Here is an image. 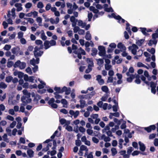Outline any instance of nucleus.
Masks as SVG:
<instances>
[{"instance_id": "a211bd4d", "label": "nucleus", "mask_w": 158, "mask_h": 158, "mask_svg": "<svg viewBox=\"0 0 158 158\" xmlns=\"http://www.w3.org/2000/svg\"><path fill=\"white\" fill-rule=\"evenodd\" d=\"M39 62V58H36V60L33 58L30 61V64L33 65H35L36 64H38Z\"/></svg>"}, {"instance_id": "9b49d317", "label": "nucleus", "mask_w": 158, "mask_h": 158, "mask_svg": "<svg viewBox=\"0 0 158 158\" xmlns=\"http://www.w3.org/2000/svg\"><path fill=\"white\" fill-rule=\"evenodd\" d=\"M129 48L131 50L132 53L135 55L136 54L137 50L138 49V48L136 44H133L131 46L129 47Z\"/></svg>"}, {"instance_id": "680f3d73", "label": "nucleus", "mask_w": 158, "mask_h": 158, "mask_svg": "<svg viewBox=\"0 0 158 158\" xmlns=\"http://www.w3.org/2000/svg\"><path fill=\"white\" fill-rule=\"evenodd\" d=\"M11 46L10 45L6 44L3 48V49L6 50L8 51L11 48Z\"/></svg>"}, {"instance_id": "473e14b6", "label": "nucleus", "mask_w": 158, "mask_h": 158, "mask_svg": "<svg viewBox=\"0 0 158 158\" xmlns=\"http://www.w3.org/2000/svg\"><path fill=\"white\" fill-rule=\"evenodd\" d=\"M41 38L43 40H46L47 39V37L45 35L44 31L42 30L41 31Z\"/></svg>"}, {"instance_id": "e2e57ef3", "label": "nucleus", "mask_w": 158, "mask_h": 158, "mask_svg": "<svg viewBox=\"0 0 158 158\" xmlns=\"http://www.w3.org/2000/svg\"><path fill=\"white\" fill-rule=\"evenodd\" d=\"M14 63L11 61H9L7 64V66L8 68H10L14 65Z\"/></svg>"}, {"instance_id": "9d476101", "label": "nucleus", "mask_w": 158, "mask_h": 158, "mask_svg": "<svg viewBox=\"0 0 158 158\" xmlns=\"http://www.w3.org/2000/svg\"><path fill=\"white\" fill-rule=\"evenodd\" d=\"M55 100L54 98H52L48 102V104L51 106L52 108H56L57 107V105L54 103Z\"/></svg>"}, {"instance_id": "1a4fd4ad", "label": "nucleus", "mask_w": 158, "mask_h": 158, "mask_svg": "<svg viewBox=\"0 0 158 158\" xmlns=\"http://www.w3.org/2000/svg\"><path fill=\"white\" fill-rule=\"evenodd\" d=\"M35 77L33 76L29 77L27 74H25L24 76V79L26 81H28L29 82L33 83L35 80Z\"/></svg>"}, {"instance_id": "5fc2aeb1", "label": "nucleus", "mask_w": 158, "mask_h": 158, "mask_svg": "<svg viewBox=\"0 0 158 158\" xmlns=\"http://www.w3.org/2000/svg\"><path fill=\"white\" fill-rule=\"evenodd\" d=\"M23 33L22 31H19L18 33V38L20 39L23 38Z\"/></svg>"}, {"instance_id": "e433bc0d", "label": "nucleus", "mask_w": 158, "mask_h": 158, "mask_svg": "<svg viewBox=\"0 0 158 158\" xmlns=\"http://www.w3.org/2000/svg\"><path fill=\"white\" fill-rule=\"evenodd\" d=\"M157 43V41L156 40H150L148 43V44L149 46H151L153 44H156Z\"/></svg>"}, {"instance_id": "c756f323", "label": "nucleus", "mask_w": 158, "mask_h": 158, "mask_svg": "<svg viewBox=\"0 0 158 158\" xmlns=\"http://www.w3.org/2000/svg\"><path fill=\"white\" fill-rule=\"evenodd\" d=\"M27 153L29 157L32 158L34 156V152L31 149H28L27 151Z\"/></svg>"}, {"instance_id": "6e6552de", "label": "nucleus", "mask_w": 158, "mask_h": 158, "mask_svg": "<svg viewBox=\"0 0 158 158\" xmlns=\"http://www.w3.org/2000/svg\"><path fill=\"white\" fill-rule=\"evenodd\" d=\"M140 78L143 81H144L145 84L148 85H149L150 84V87H151V88H155L156 87V85L154 82H151L150 83H149L148 81H146L145 80V77L143 76H141Z\"/></svg>"}, {"instance_id": "412c9836", "label": "nucleus", "mask_w": 158, "mask_h": 158, "mask_svg": "<svg viewBox=\"0 0 158 158\" xmlns=\"http://www.w3.org/2000/svg\"><path fill=\"white\" fill-rule=\"evenodd\" d=\"M79 102L81 105V108L83 109L84 107L87 106L86 102L84 100H79Z\"/></svg>"}, {"instance_id": "c03bdc74", "label": "nucleus", "mask_w": 158, "mask_h": 158, "mask_svg": "<svg viewBox=\"0 0 158 158\" xmlns=\"http://www.w3.org/2000/svg\"><path fill=\"white\" fill-rule=\"evenodd\" d=\"M137 66L138 67H143L146 68V69H148L149 68L147 66H146L144 65L141 62H138L137 64Z\"/></svg>"}, {"instance_id": "f257e3e1", "label": "nucleus", "mask_w": 158, "mask_h": 158, "mask_svg": "<svg viewBox=\"0 0 158 158\" xmlns=\"http://www.w3.org/2000/svg\"><path fill=\"white\" fill-rule=\"evenodd\" d=\"M56 44V41L53 40H51L50 41L45 40L44 43V48L47 49L51 46H54Z\"/></svg>"}, {"instance_id": "8fccbe9b", "label": "nucleus", "mask_w": 158, "mask_h": 158, "mask_svg": "<svg viewBox=\"0 0 158 158\" xmlns=\"http://www.w3.org/2000/svg\"><path fill=\"white\" fill-rule=\"evenodd\" d=\"M41 99V97L38 94H36L35 96L34 101L37 102L38 100Z\"/></svg>"}, {"instance_id": "de8ad7c7", "label": "nucleus", "mask_w": 158, "mask_h": 158, "mask_svg": "<svg viewBox=\"0 0 158 158\" xmlns=\"http://www.w3.org/2000/svg\"><path fill=\"white\" fill-rule=\"evenodd\" d=\"M13 77L11 76H8L6 78L5 81L6 82L9 83L12 80Z\"/></svg>"}, {"instance_id": "a18cd8bd", "label": "nucleus", "mask_w": 158, "mask_h": 158, "mask_svg": "<svg viewBox=\"0 0 158 158\" xmlns=\"http://www.w3.org/2000/svg\"><path fill=\"white\" fill-rule=\"evenodd\" d=\"M144 40L142 39L139 40H138L136 41V44L138 46H141L142 44L144 42Z\"/></svg>"}, {"instance_id": "5701e85b", "label": "nucleus", "mask_w": 158, "mask_h": 158, "mask_svg": "<svg viewBox=\"0 0 158 158\" xmlns=\"http://www.w3.org/2000/svg\"><path fill=\"white\" fill-rule=\"evenodd\" d=\"M22 6V5L20 3H17L15 4V6L17 8L16 10L17 11H19L22 10L23 8Z\"/></svg>"}, {"instance_id": "c85d7f7f", "label": "nucleus", "mask_w": 158, "mask_h": 158, "mask_svg": "<svg viewBox=\"0 0 158 158\" xmlns=\"http://www.w3.org/2000/svg\"><path fill=\"white\" fill-rule=\"evenodd\" d=\"M19 48L18 47L13 48L11 50V52L14 54H17L18 53Z\"/></svg>"}, {"instance_id": "864d4df0", "label": "nucleus", "mask_w": 158, "mask_h": 158, "mask_svg": "<svg viewBox=\"0 0 158 158\" xmlns=\"http://www.w3.org/2000/svg\"><path fill=\"white\" fill-rule=\"evenodd\" d=\"M32 6L31 3L30 2L27 3L25 5V7L27 9L30 8Z\"/></svg>"}, {"instance_id": "7c9ffc66", "label": "nucleus", "mask_w": 158, "mask_h": 158, "mask_svg": "<svg viewBox=\"0 0 158 158\" xmlns=\"http://www.w3.org/2000/svg\"><path fill=\"white\" fill-rule=\"evenodd\" d=\"M140 150L142 151H144L145 149V147L144 144L141 142H139Z\"/></svg>"}, {"instance_id": "79ce46f5", "label": "nucleus", "mask_w": 158, "mask_h": 158, "mask_svg": "<svg viewBox=\"0 0 158 158\" xmlns=\"http://www.w3.org/2000/svg\"><path fill=\"white\" fill-rule=\"evenodd\" d=\"M92 53H91V55L92 56H95L97 53V50L94 48H93L91 50Z\"/></svg>"}, {"instance_id": "338daca9", "label": "nucleus", "mask_w": 158, "mask_h": 158, "mask_svg": "<svg viewBox=\"0 0 158 158\" xmlns=\"http://www.w3.org/2000/svg\"><path fill=\"white\" fill-rule=\"evenodd\" d=\"M108 98V96L106 94H105L101 98V99L102 101H105Z\"/></svg>"}, {"instance_id": "f3484780", "label": "nucleus", "mask_w": 158, "mask_h": 158, "mask_svg": "<svg viewBox=\"0 0 158 158\" xmlns=\"http://www.w3.org/2000/svg\"><path fill=\"white\" fill-rule=\"evenodd\" d=\"M10 15L11 14L10 11H8V14L7 15V16L8 18H9L8 19H7V21L8 24L12 25L13 24V21L11 18L13 19H14L13 18H12V17L10 16Z\"/></svg>"}, {"instance_id": "09e8293b", "label": "nucleus", "mask_w": 158, "mask_h": 158, "mask_svg": "<svg viewBox=\"0 0 158 158\" xmlns=\"http://www.w3.org/2000/svg\"><path fill=\"white\" fill-rule=\"evenodd\" d=\"M59 93H57V92H54V93L55 95V97L57 99H60L62 98L61 95L58 94Z\"/></svg>"}, {"instance_id": "37998d69", "label": "nucleus", "mask_w": 158, "mask_h": 158, "mask_svg": "<svg viewBox=\"0 0 158 158\" xmlns=\"http://www.w3.org/2000/svg\"><path fill=\"white\" fill-rule=\"evenodd\" d=\"M101 89L103 92L106 93H107L109 90L108 87L106 85L102 86L101 88Z\"/></svg>"}, {"instance_id": "b1692460", "label": "nucleus", "mask_w": 158, "mask_h": 158, "mask_svg": "<svg viewBox=\"0 0 158 158\" xmlns=\"http://www.w3.org/2000/svg\"><path fill=\"white\" fill-rule=\"evenodd\" d=\"M38 80L41 83V84H39L38 85V88L40 89L44 88V86L46 85L44 81L41 80L39 78L38 79Z\"/></svg>"}, {"instance_id": "f8f14e48", "label": "nucleus", "mask_w": 158, "mask_h": 158, "mask_svg": "<svg viewBox=\"0 0 158 158\" xmlns=\"http://www.w3.org/2000/svg\"><path fill=\"white\" fill-rule=\"evenodd\" d=\"M96 80L100 85H102L104 83V81L102 78V76L100 75H98L96 76Z\"/></svg>"}, {"instance_id": "7ed1b4c3", "label": "nucleus", "mask_w": 158, "mask_h": 158, "mask_svg": "<svg viewBox=\"0 0 158 158\" xmlns=\"http://www.w3.org/2000/svg\"><path fill=\"white\" fill-rule=\"evenodd\" d=\"M26 66V64L24 62H21L20 60H18L16 61L13 65L15 68L19 67L21 69H24Z\"/></svg>"}, {"instance_id": "3c124183", "label": "nucleus", "mask_w": 158, "mask_h": 158, "mask_svg": "<svg viewBox=\"0 0 158 158\" xmlns=\"http://www.w3.org/2000/svg\"><path fill=\"white\" fill-rule=\"evenodd\" d=\"M6 131L9 136H11V130L10 129L9 127H7L6 128Z\"/></svg>"}, {"instance_id": "aec40b11", "label": "nucleus", "mask_w": 158, "mask_h": 158, "mask_svg": "<svg viewBox=\"0 0 158 158\" xmlns=\"http://www.w3.org/2000/svg\"><path fill=\"white\" fill-rule=\"evenodd\" d=\"M116 76L118 79V80L117 81V83L118 84H120L122 83V75L121 74L117 73L116 74Z\"/></svg>"}, {"instance_id": "20e7f679", "label": "nucleus", "mask_w": 158, "mask_h": 158, "mask_svg": "<svg viewBox=\"0 0 158 158\" xmlns=\"http://www.w3.org/2000/svg\"><path fill=\"white\" fill-rule=\"evenodd\" d=\"M73 53L76 54H77L78 58L79 59H81L82 58L81 54L82 55H85V51L82 49L81 48H80L77 51H74Z\"/></svg>"}, {"instance_id": "58836bf2", "label": "nucleus", "mask_w": 158, "mask_h": 158, "mask_svg": "<svg viewBox=\"0 0 158 158\" xmlns=\"http://www.w3.org/2000/svg\"><path fill=\"white\" fill-rule=\"evenodd\" d=\"M80 100H84V99H87L86 95H80L78 96Z\"/></svg>"}, {"instance_id": "69168bd1", "label": "nucleus", "mask_w": 158, "mask_h": 158, "mask_svg": "<svg viewBox=\"0 0 158 158\" xmlns=\"http://www.w3.org/2000/svg\"><path fill=\"white\" fill-rule=\"evenodd\" d=\"M113 77L109 76L108 77L107 81V83H111L113 81Z\"/></svg>"}, {"instance_id": "49530a36", "label": "nucleus", "mask_w": 158, "mask_h": 158, "mask_svg": "<svg viewBox=\"0 0 158 158\" xmlns=\"http://www.w3.org/2000/svg\"><path fill=\"white\" fill-rule=\"evenodd\" d=\"M97 62V64L99 65H101L104 63V61L103 59H96Z\"/></svg>"}, {"instance_id": "cd10ccee", "label": "nucleus", "mask_w": 158, "mask_h": 158, "mask_svg": "<svg viewBox=\"0 0 158 158\" xmlns=\"http://www.w3.org/2000/svg\"><path fill=\"white\" fill-rule=\"evenodd\" d=\"M102 139H103L105 142H109L110 140V138L106 136L105 135H103L101 137Z\"/></svg>"}, {"instance_id": "4c0bfd02", "label": "nucleus", "mask_w": 158, "mask_h": 158, "mask_svg": "<svg viewBox=\"0 0 158 158\" xmlns=\"http://www.w3.org/2000/svg\"><path fill=\"white\" fill-rule=\"evenodd\" d=\"M111 151L112 156H114L117 153V151L116 148H113L111 149Z\"/></svg>"}, {"instance_id": "4d7b16f0", "label": "nucleus", "mask_w": 158, "mask_h": 158, "mask_svg": "<svg viewBox=\"0 0 158 158\" xmlns=\"http://www.w3.org/2000/svg\"><path fill=\"white\" fill-rule=\"evenodd\" d=\"M31 98H29L27 97L25 101V102H24L23 103V105H25L27 103L30 102H31Z\"/></svg>"}, {"instance_id": "13d9d810", "label": "nucleus", "mask_w": 158, "mask_h": 158, "mask_svg": "<svg viewBox=\"0 0 158 158\" xmlns=\"http://www.w3.org/2000/svg\"><path fill=\"white\" fill-rule=\"evenodd\" d=\"M2 138L4 141L7 142H9V140L7 138V134H4L2 136Z\"/></svg>"}, {"instance_id": "4468645a", "label": "nucleus", "mask_w": 158, "mask_h": 158, "mask_svg": "<svg viewBox=\"0 0 158 158\" xmlns=\"http://www.w3.org/2000/svg\"><path fill=\"white\" fill-rule=\"evenodd\" d=\"M66 87L64 86L62 89H61L60 87H55L54 88V89L57 92V93H62L64 92V90L66 89Z\"/></svg>"}, {"instance_id": "ddd939ff", "label": "nucleus", "mask_w": 158, "mask_h": 158, "mask_svg": "<svg viewBox=\"0 0 158 158\" xmlns=\"http://www.w3.org/2000/svg\"><path fill=\"white\" fill-rule=\"evenodd\" d=\"M69 113L73 116L74 118H76L79 115V111L78 110L74 111L73 110H70L69 111Z\"/></svg>"}, {"instance_id": "052dcab7", "label": "nucleus", "mask_w": 158, "mask_h": 158, "mask_svg": "<svg viewBox=\"0 0 158 158\" xmlns=\"http://www.w3.org/2000/svg\"><path fill=\"white\" fill-rule=\"evenodd\" d=\"M26 71L27 73L30 75H31L32 74L31 69L30 67H28L26 69Z\"/></svg>"}, {"instance_id": "4be33fe9", "label": "nucleus", "mask_w": 158, "mask_h": 158, "mask_svg": "<svg viewBox=\"0 0 158 158\" xmlns=\"http://www.w3.org/2000/svg\"><path fill=\"white\" fill-rule=\"evenodd\" d=\"M60 122L62 125L65 124L68 125L70 124V122L69 121H66L64 118H61L60 119Z\"/></svg>"}, {"instance_id": "2eb2a0df", "label": "nucleus", "mask_w": 158, "mask_h": 158, "mask_svg": "<svg viewBox=\"0 0 158 158\" xmlns=\"http://www.w3.org/2000/svg\"><path fill=\"white\" fill-rule=\"evenodd\" d=\"M126 74L127 76H129V77H128L127 79V81L129 82H131L133 78H134V76L132 74H130V73L127 72L126 73Z\"/></svg>"}, {"instance_id": "bb28decb", "label": "nucleus", "mask_w": 158, "mask_h": 158, "mask_svg": "<svg viewBox=\"0 0 158 158\" xmlns=\"http://www.w3.org/2000/svg\"><path fill=\"white\" fill-rule=\"evenodd\" d=\"M80 149L82 151H85L86 152L85 153V155H87L88 152V149L86 146L84 145H82L81 146Z\"/></svg>"}, {"instance_id": "f704fd0d", "label": "nucleus", "mask_w": 158, "mask_h": 158, "mask_svg": "<svg viewBox=\"0 0 158 158\" xmlns=\"http://www.w3.org/2000/svg\"><path fill=\"white\" fill-rule=\"evenodd\" d=\"M7 87V85L3 82H0V88L2 89H5Z\"/></svg>"}, {"instance_id": "dca6fc26", "label": "nucleus", "mask_w": 158, "mask_h": 158, "mask_svg": "<svg viewBox=\"0 0 158 158\" xmlns=\"http://www.w3.org/2000/svg\"><path fill=\"white\" fill-rule=\"evenodd\" d=\"M156 126L155 125H151L150 126L144 128V129L148 132H150L152 130H154L156 129Z\"/></svg>"}, {"instance_id": "6ab92c4d", "label": "nucleus", "mask_w": 158, "mask_h": 158, "mask_svg": "<svg viewBox=\"0 0 158 158\" xmlns=\"http://www.w3.org/2000/svg\"><path fill=\"white\" fill-rule=\"evenodd\" d=\"M117 47L120 49L121 51H125L126 49L125 47L121 43H119L118 44Z\"/></svg>"}, {"instance_id": "ea45409f", "label": "nucleus", "mask_w": 158, "mask_h": 158, "mask_svg": "<svg viewBox=\"0 0 158 158\" xmlns=\"http://www.w3.org/2000/svg\"><path fill=\"white\" fill-rule=\"evenodd\" d=\"M15 8H13L12 9L11 12H10V16L12 17V18L15 19Z\"/></svg>"}, {"instance_id": "f03ea898", "label": "nucleus", "mask_w": 158, "mask_h": 158, "mask_svg": "<svg viewBox=\"0 0 158 158\" xmlns=\"http://www.w3.org/2000/svg\"><path fill=\"white\" fill-rule=\"evenodd\" d=\"M86 61L88 65V68L85 70V72L86 73H88L92 70V67L94 66V63L93 60L91 58H87Z\"/></svg>"}, {"instance_id": "774afa93", "label": "nucleus", "mask_w": 158, "mask_h": 158, "mask_svg": "<svg viewBox=\"0 0 158 158\" xmlns=\"http://www.w3.org/2000/svg\"><path fill=\"white\" fill-rule=\"evenodd\" d=\"M133 150V148L132 147H129L127 149V153L130 155L132 152Z\"/></svg>"}, {"instance_id": "72a5a7b5", "label": "nucleus", "mask_w": 158, "mask_h": 158, "mask_svg": "<svg viewBox=\"0 0 158 158\" xmlns=\"http://www.w3.org/2000/svg\"><path fill=\"white\" fill-rule=\"evenodd\" d=\"M85 39L87 40H89L91 39V35L89 31H87L85 36Z\"/></svg>"}, {"instance_id": "39448f33", "label": "nucleus", "mask_w": 158, "mask_h": 158, "mask_svg": "<svg viewBox=\"0 0 158 158\" xmlns=\"http://www.w3.org/2000/svg\"><path fill=\"white\" fill-rule=\"evenodd\" d=\"M41 49L38 46H36L34 48V54L35 58H38L39 56H41L43 54V52L41 51L40 49Z\"/></svg>"}, {"instance_id": "bf43d9fd", "label": "nucleus", "mask_w": 158, "mask_h": 158, "mask_svg": "<svg viewBox=\"0 0 158 158\" xmlns=\"http://www.w3.org/2000/svg\"><path fill=\"white\" fill-rule=\"evenodd\" d=\"M36 21L37 23H39V26H41L40 23H42V19L40 17H37L36 19Z\"/></svg>"}, {"instance_id": "0eeeda50", "label": "nucleus", "mask_w": 158, "mask_h": 158, "mask_svg": "<svg viewBox=\"0 0 158 158\" xmlns=\"http://www.w3.org/2000/svg\"><path fill=\"white\" fill-rule=\"evenodd\" d=\"M98 49L99 51L98 54L101 56L104 57V58L106 57V50L105 48L103 46H100L98 47Z\"/></svg>"}, {"instance_id": "423d86ee", "label": "nucleus", "mask_w": 158, "mask_h": 158, "mask_svg": "<svg viewBox=\"0 0 158 158\" xmlns=\"http://www.w3.org/2000/svg\"><path fill=\"white\" fill-rule=\"evenodd\" d=\"M108 16L110 18H114L118 20V22L120 23H124L125 20L121 18L119 15H116L114 13H112L111 15H108Z\"/></svg>"}, {"instance_id": "0e129e2a", "label": "nucleus", "mask_w": 158, "mask_h": 158, "mask_svg": "<svg viewBox=\"0 0 158 158\" xmlns=\"http://www.w3.org/2000/svg\"><path fill=\"white\" fill-rule=\"evenodd\" d=\"M16 122L15 121H13V122L10 124L9 128H13L16 125Z\"/></svg>"}, {"instance_id": "a878e982", "label": "nucleus", "mask_w": 158, "mask_h": 158, "mask_svg": "<svg viewBox=\"0 0 158 158\" xmlns=\"http://www.w3.org/2000/svg\"><path fill=\"white\" fill-rule=\"evenodd\" d=\"M24 19L27 21V22L26 23V24H27L28 23L30 24H32L34 22V20L33 19L31 18H24Z\"/></svg>"}, {"instance_id": "a19ab883", "label": "nucleus", "mask_w": 158, "mask_h": 158, "mask_svg": "<svg viewBox=\"0 0 158 158\" xmlns=\"http://www.w3.org/2000/svg\"><path fill=\"white\" fill-rule=\"evenodd\" d=\"M23 94L26 95V96L30 98L31 95V94L30 93H28L26 89H24L23 91Z\"/></svg>"}, {"instance_id": "2f4dec72", "label": "nucleus", "mask_w": 158, "mask_h": 158, "mask_svg": "<svg viewBox=\"0 0 158 158\" xmlns=\"http://www.w3.org/2000/svg\"><path fill=\"white\" fill-rule=\"evenodd\" d=\"M78 25L81 27L82 28H84L86 26V23H83L81 20H79L78 22Z\"/></svg>"}, {"instance_id": "6e6d98bb", "label": "nucleus", "mask_w": 158, "mask_h": 158, "mask_svg": "<svg viewBox=\"0 0 158 158\" xmlns=\"http://www.w3.org/2000/svg\"><path fill=\"white\" fill-rule=\"evenodd\" d=\"M37 7L41 9L44 7V6L42 2H39L37 5Z\"/></svg>"}, {"instance_id": "393cba45", "label": "nucleus", "mask_w": 158, "mask_h": 158, "mask_svg": "<svg viewBox=\"0 0 158 158\" xmlns=\"http://www.w3.org/2000/svg\"><path fill=\"white\" fill-rule=\"evenodd\" d=\"M35 43L37 45H40V47L39 48H40L42 49L43 48V42L41 40H36L35 41Z\"/></svg>"}, {"instance_id": "603ef678", "label": "nucleus", "mask_w": 158, "mask_h": 158, "mask_svg": "<svg viewBox=\"0 0 158 158\" xmlns=\"http://www.w3.org/2000/svg\"><path fill=\"white\" fill-rule=\"evenodd\" d=\"M66 89H65V90H64V92H65V94L66 95H68L70 93V92L71 91V88H67L66 87Z\"/></svg>"}, {"instance_id": "c9c22d12", "label": "nucleus", "mask_w": 158, "mask_h": 158, "mask_svg": "<svg viewBox=\"0 0 158 158\" xmlns=\"http://www.w3.org/2000/svg\"><path fill=\"white\" fill-rule=\"evenodd\" d=\"M95 92L94 91L91 92L90 93L86 94L87 98L88 99H90L94 95H95Z\"/></svg>"}]
</instances>
